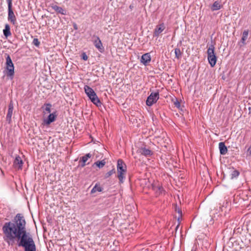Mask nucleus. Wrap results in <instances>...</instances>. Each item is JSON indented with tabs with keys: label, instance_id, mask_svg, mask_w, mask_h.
<instances>
[{
	"label": "nucleus",
	"instance_id": "nucleus-25",
	"mask_svg": "<svg viewBox=\"0 0 251 251\" xmlns=\"http://www.w3.org/2000/svg\"><path fill=\"white\" fill-rule=\"evenodd\" d=\"M106 162L104 160L101 161H98L96 162L94 164L96 165L99 168H102L105 164Z\"/></svg>",
	"mask_w": 251,
	"mask_h": 251
},
{
	"label": "nucleus",
	"instance_id": "nucleus-36",
	"mask_svg": "<svg viewBox=\"0 0 251 251\" xmlns=\"http://www.w3.org/2000/svg\"><path fill=\"white\" fill-rule=\"evenodd\" d=\"M178 212L179 213H181V211L180 210H178Z\"/></svg>",
	"mask_w": 251,
	"mask_h": 251
},
{
	"label": "nucleus",
	"instance_id": "nucleus-10",
	"mask_svg": "<svg viewBox=\"0 0 251 251\" xmlns=\"http://www.w3.org/2000/svg\"><path fill=\"white\" fill-rule=\"evenodd\" d=\"M56 112H54L50 114L47 119L44 120V123L47 125H49L50 123L53 122L57 117Z\"/></svg>",
	"mask_w": 251,
	"mask_h": 251
},
{
	"label": "nucleus",
	"instance_id": "nucleus-14",
	"mask_svg": "<svg viewBox=\"0 0 251 251\" xmlns=\"http://www.w3.org/2000/svg\"><path fill=\"white\" fill-rule=\"evenodd\" d=\"M50 7L53 9L57 13L61 14L63 15L67 14V11L62 7L57 6L55 4L51 5Z\"/></svg>",
	"mask_w": 251,
	"mask_h": 251
},
{
	"label": "nucleus",
	"instance_id": "nucleus-1",
	"mask_svg": "<svg viewBox=\"0 0 251 251\" xmlns=\"http://www.w3.org/2000/svg\"><path fill=\"white\" fill-rule=\"evenodd\" d=\"M2 230L3 239L9 246L16 244L24 248L25 251H36L32 236L26 231V222L22 214H17L12 222L5 223Z\"/></svg>",
	"mask_w": 251,
	"mask_h": 251
},
{
	"label": "nucleus",
	"instance_id": "nucleus-17",
	"mask_svg": "<svg viewBox=\"0 0 251 251\" xmlns=\"http://www.w3.org/2000/svg\"><path fill=\"white\" fill-rule=\"evenodd\" d=\"M51 104L50 103H45L41 108L43 109V113L45 115L46 113H50L51 112Z\"/></svg>",
	"mask_w": 251,
	"mask_h": 251
},
{
	"label": "nucleus",
	"instance_id": "nucleus-6",
	"mask_svg": "<svg viewBox=\"0 0 251 251\" xmlns=\"http://www.w3.org/2000/svg\"><path fill=\"white\" fill-rule=\"evenodd\" d=\"M8 3V20L13 25L16 24V18L12 9V0H6Z\"/></svg>",
	"mask_w": 251,
	"mask_h": 251
},
{
	"label": "nucleus",
	"instance_id": "nucleus-7",
	"mask_svg": "<svg viewBox=\"0 0 251 251\" xmlns=\"http://www.w3.org/2000/svg\"><path fill=\"white\" fill-rule=\"evenodd\" d=\"M159 95L158 92L151 93L147 98L146 100V104L149 106H151L153 104L155 103L157 101V100L159 99Z\"/></svg>",
	"mask_w": 251,
	"mask_h": 251
},
{
	"label": "nucleus",
	"instance_id": "nucleus-32",
	"mask_svg": "<svg viewBox=\"0 0 251 251\" xmlns=\"http://www.w3.org/2000/svg\"><path fill=\"white\" fill-rule=\"evenodd\" d=\"M158 189H159V191L160 193H161L162 191L163 190V188H161V187H159Z\"/></svg>",
	"mask_w": 251,
	"mask_h": 251
},
{
	"label": "nucleus",
	"instance_id": "nucleus-11",
	"mask_svg": "<svg viewBox=\"0 0 251 251\" xmlns=\"http://www.w3.org/2000/svg\"><path fill=\"white\" fill-rule=\"evenodd\" d=\"M165 28V26L163 23L157 25L154 30L153 36L158 37Z\"/></svg>",
	"mask_w": 251,
	"mask_h": 251
},
{
	"label": "nucleus",
	"instance_id": "nucleus-22",
	"mask_svg": "<svg viewBox=\"0 0 251 251\" xmlns=\"http://www.w3.org/2000/svg\"><path fill=\"white\" fill-rule=\"evenodd\" d=\"M102 188L100 186L99 184L98 183L96 184V185L94 186V187L92 188V189L91 191V194H94L96 193V192H101L102 191Z\"/></svg>",
	"mask_w": 251,
	"mask_h": 251
},
{
	"label": "nucleus",
	"instance_id": "nucleus-15",
	"mask_svg": "<svg viewBox=\"0 0 251 251\" xmlns=\"http://www.w3.org/2000/svg\"><path fill=\"white\" fill-rule=\"evenodd\" d=\"M137 152L146 156H150L152 155V152L151 150L146 149L145 147L139 148Z\"/></svg>",
	"mask_w": 251,
	"mask_h": 251
},
{
	"label": "nucleus",
	"instance_id": "nucleus-16",
	"mask_svg": "<svg viewBox=\"0 0 251 251\" xmlns=\"http://www.w3.org/2000/svg\"><path fill=\"white\" fill-rule=\"evenodd\" d=\"M219 148L221 154L225 155L227 152V147L226 146L224 142H220L219 144Z\"/></svg>",
	"mask_w": 251,
	"mask_h": 251
},
{
	"label": "nucleus",
	"instance_id": "nucleus-24",
	"mask_svg": "<svg viewBox=\"0 0 251 251\" xmlns=\"http://www.w3.org/2000/svg\"><path fill=\"white\" fill-rule=\"evenodd\" d=\"M175 53L176 57L179 59H180L182 57V52L181 51L180 49L176 48L175 49Z\"/></svg>",
	"mask_w": 251,
	"mask_h": 251
},
{
	"label": "nucleus",
	"instance_id": "nucleus-20",
	"mask_svg": "<svg viewBox=\"0 0 251 251\" xmlns=\"http://www.w3.org/2000/svg\"><path fill=\"white\" fill-rule=\"evenodd\" d=\"M222 7V5L221 4L220 2L216 1L211 6V9L212 11H214L220 9Z\"/></svg>",
	"mask_w": 251,
	"mask_h": 251
},
{
	"label": "nucleus",
	"instance_id": "nucleus-8",
	"mask_svg": "<svg viewBox=\"0 0 251 251\" xmlns=\"http://www.w3.org/2000/svg\"><path fill=\"white\" fill-rule=\"evenodd\" d=\"M93 37L95 38V39L93 41L94 46L100 52H103L104 50V48L102 46L100 38L95 35L93 36Z\"/></svg>",
	"mask_w": 251,
	"mask_h": 251
},
{
	"label": "nucleus",
	"instance_id": "nucleus-28",
	"mask_svg": "<svg viewBox=\"0 0 251 251\" xmlns=\"http://www.w3.org/2000/svg\"><path fill=\"white\" fill-rule=\"evenodd\" d=\"M174 104H175L176 107L177 108H178L180 106V102L177 100H176V101H175L174 102Z\"/></svg>",
	"mask_w": 251,
	"mask_h": 251
},
{
	"label": "nucleus",
	"instance_id": "nucleus-4",
	"mask_svg": "<svg viewBox=\"0 0 251 251\" xmlns=\"http://www.w3.org/2000/svg\"><path fill=\"white\" fill-rule=\"evenodd\" d=\"M84 91L91 101L95 105H100L101 103L94 90L89 86L85 85L84 88Z\"/></svg>",
	"mask_w": 251,
	"mask_h": 251
},
{
	"label": "nucleus",
	"instance_id": "nucleus-30",
	"mask_svg": "<svg viewBox=\"0 0 251 251\" xmlns=\"http://www.w3.org/2000/svg\"><path fill=\"white\" fill-rule=\"evenodd\" d=\"M73 27H74V28L75 29V30H77V25L75 24V23H74L73 24Z\"/></svg>",
	"mask_w": 251,
	"mask_h": 251
},
{
	"label": "nucleus",
	"instance_id": "nucleus-33",
	"mask_svg": "<svg viewBox=\"0 0 251 251\" xmlns=\"http://www.w3.org/2000/svg\"><path fill=\"white\" fill-rule=\"evenodd\" d=\"M191 251H196V250L195 249L193 248V249L191 250Z\"/></svg>",
	"mask_w": 251,
	"mask_h": 251
},
{
	"label": "nucleus",
	"instance_id": "nucleus-2",
	"mask_svg": "<svg viewBox=\"0 0 251 251\" xmlns=\"http://www.w3.org/2000/svg\"><path fill=\"white\" fill-rule=\"evenodd\" d=\"M6 56L5 74L7 77L13 79L14 75V66L10 55L7 53L5 54Z\"/></svg>",
	"mask_w": 251,
	"mask_h": 251
},
{
	"label": "nucleus",
	"instance_id": "nucleus-26",
	"mask_svg": "<svg viewBox=\"0 0 251 251\" xmlns=\"http://www.w3.org/2000/svg\"><path fill=\"white\" fill-rule=\"evenodd\" d=\"M116 173L115 169L114 167L113 169L110 171L108 172L104 175V178H107L109 177L111 175L115 174Z\"/></svg>",
	"mask_w": 251,
	"mask_h": 251
},
{
	"label": "nucleus",
	"instance_id": "nucleus-21",
	"mask_svg": "<svg viewBox=\"0 0 251 251\" xmlns=\"http://www.w3.org/2000/svg\"><path fill=\"white\" fill-rule=\"evenodd\" d=\"M229 169L230 170L231 179L237 178L239 176L240 172L238 170L234 169L233 168Z\"/></svg>",
	"mask_w": 251,
	"mask_h": 251
},
{
	"label": "nucleus",
	"instance_id": "nucleus-27",
	"mask_svg": "<svg viewBox=\"0 0 251 251\" xmlns=\"http://www.w3.org/2000/svg\"><path fill=\"white\" fill-rule=\"evenodd\" d=\"M32 43L36 47H39L40 44V42L39 41L37 38H34L33 40Z\"/></svg>",
	"mask_w": 251,
	"mask_h": 251
},
{
	"label": "nucleus",
	"instance_id": "nucleus-19",
	"mask_svg": "<svg viewBox=\"0 0 251 251\" xmlns=\"http://www.w3.org/2000/svg\"><path fill=\"white\" fill-rule=\"evenodd\" d=\"M92 156L91 154L90 153H87L84 156H83L81 158V160L82 161V163L80 165L81 167H84L86 165V162L88 160V158H90Z\"/></svg>",
	"mask_w": 251,
	"mask_h": 251
},
{
	"label": "nucleus",
	"instance_id": "nucleus-35",
	"mask_svg": "<svg viewBox=\"0 0 251 251\" xmlns=\"http://www.w3.org/2000/svg\"><path fill=\"white\" fill-rule=\"evenodd\" d=\"M178 227H179V225H178L176 226V229H177L178 228Z\"/></svg>",
	"mask_w": 251,
	"mask_h": 251
},
{
	"label": "nucleus",
	"instance_id": "nucleus-5",
	"mask_svg": "<svg viewBox=\"0 0 251 251\" xmlns=\"http://www.w3.org/2000/svg\"><path fill=\"white\" fill-rule=\"evenodd\" d=\"M207 59L212 67L215 66L217 62V57L215 53V47L213 45H211L207 49Z\"/></svg>",
	"mask_w": 251,
	"mask_h": 251
},
{
	"label": "nucleus",
	"instance_id": "nucleus-23",
	"mask_svg": "<svg viewBox=\"0 0 251 251\" xmlns=\"http://www.w3.org/2000/svg\"><path fill=\"white\" fill-rule=\"evenodd\" d=\"M249 35V31L248 30H244L243 32L242 37L241 38V42L243 45L246 44V41L248 38Z\"/></svg>",
	"mask_w": 251,
	"mask_h": 251
},
{
	"label": "nucleus",
	"instance_id": "nucleus-3",
	"mask_svg": "<svg viewBox=\"0 0 251 251\" xmlns=\"http://www.w3.org/2000/svg\"><path fill=\"white\" fill-rule=\"evenodd\" d=\"M117 177L120 183H123L126 172V166L123 160L119 159L117 161Z\"/></svg>",
	"mask_w": 251,
	"mask_h": 251
},
{
	"label": "nucleus",
	"instance_id": "nucleus-9",
	"mask_svg": "<svg viewBox=\"0 0 251 251\" xmlns=\"http://www.w3.org/2000/svg\"><path fill=\"white\" fill-rule=\"evenodd\" d=\"M151 61L150 53H146L142 55L140 59V62L145 66H147Z\"/></svg>",
	"mask_w": 251,
	"mask_h": 251
},
{
	"label": "nucleus",
	"instance_id": "nucleus-18",
	"mask_svg": "<svg viewBox=\"0 0 251 251\" xmlns=\"http://www.w3.org/2000/svg\"><path fill=\"white\" fill-rule=\"evenodd\" d=\"M3 33L6 38H7L8 37H9L11 35L10 25L8 24H5L4 29L3 30Z\"/></svg>",
	"mask_w": 251,
	"mask_h": 251
},
{
	"label": "nucleus",
	"instance_id": "nucleus-13",
	"mask_svg": "<svg viewBox=\"0 0 251 251\" xmlns=\"http://www.w3.org/2000/svg\"><path fill=\"white\" fill-rule=\"evenodd\" d=\"M23 164V161L21 159V157L19 156H17L16 157L14 163L13 165L15 168H17L18 169H22Z\"/></svg>",
	"mask_w": 251,
	"mask_h": 251
},
{
	"label": "nucleus",
	"instance_id": "nucleus-12",
	"mask_svg": "<svg viewBox=\"0 0 251 251\" xmlns=\"http://www.w3.org/2000/svg\"><path fill=\"white\" fill-rule=\"evenodd\" d=\"M13 103L12 101H11L8 105V112L6 115V121L8 123H10L11 121V117L13 114Z\"/></svg>",
	"mask_w": 251,
	"mask_h": 251
},
{
	"label": "nucleus",
	"instance_id": "nucleus-34",
	"mask_svg": "<svg viewBox=\"0 0 251 251\" xmlns=\"http://www.w3.org/2000/svg\"><path fill=\"white\" fill-rule=\"evenodd\" d=\"M129 8L131 9L133 8V6H132V5H130L129 6Z\"/></svg>",
	"mask_w": 251,
	"mask_h": 251
},
{
	"label": "nucleus",
	"instance_id": "nucleus-31",
	"mask_svg": "<svg viewBox=\"0 0 251 251\" xmlns=\"http://www.w3.org/2000/svg\"><path fill=\"white\" fill-rule=\"evenodd\" d=\"M248 152L249 153V154L251 155V146L248 149Z\"/></svg>",
	"mask_w": 251,
	"mask_h": 251
},
{
	"label": "nucleus",
	"instance_id": "nucleus-29",
	"mask_svg": "<svg viewBox=\"0 0 251 251\" xmlns=\"http://www.w3.org/2000/svg\"><path fill=\"white\" fill-rule=\"evenodd\" d=\"M82 58L84 60H87L88 59V56L85 53H83L82 54Z\"/></svg>",
	"mask_w": 251,
	"mask_h": 251
}]
</instances>
